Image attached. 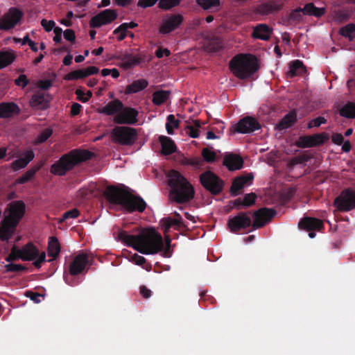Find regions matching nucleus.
Masks as SVG:
<instances>
[{"mask_svg":"<svg viewBox=\"0 0 355 355\" xmlns=\"http://www.w3.org/2000/svg\"><path fill=\"white\" fill-rule=\"evenodd\" d=\"M25 212V205L21 200L14 201L9 204L8 214L5 216L6 221L9 220L17 225Z\"/></svg>","mask_w":355,"mask_h":355,"instance_id":"obj_13","label":"nucleus"},{"mask_svg":"<svg viewBox=\"0 0 355 355\" xmlns=\"http://www.w3.org/2000/svg\"><path fill=\"white\" fill-rule=\"evenodd\" d=\"M88 262L87 255L85 253H80L76 256L73 261L69 265V272L71 275L80 274L85 269Z\"/></svg>","mask_w":355,"mask_h":355,"instance_id":"obj_19","label":"nucleus"},{"mask_svg":"<svg viewBox=\"0 0 355 355\" xmlns=\"http://www.w3.org/2000/svg\"><path fill=\"white\" fill-rule=\"evenodd\" d=\"M55 24V22L52 20L47 21L46 19H42L41 21V25L47 32L51 31L54 28Z\"/></svg>","mask_w":355,"mask_h":355,"instance_id":"obj_57","label":"nucleus"},{"mask_svg":"<svg viewBox=\"0 0 355 355\" xmlns=\"http://www.w3.org/2000/svg\"><path fill=\"white\" fill-rule=\"evenodd\" d=\"M138 112L130 107H123L114 117V122L117 124L133 125L138 122Z\"/></svg>","mask_w":355,"mask_h":355,"instance_id":"obj_11","label":"nucleus"},{"mask_svg":"<svg viewBox=\"0 0 355 355\" xmlns=\"http://www.w3.org/2000/svg\"><path fill=\"white\" fill-rule=\"evenodd\" d=\"M40 168V166H35L27 171L23 175L17 179V182L19 184H24L29 181L35 174V173Z\"/></svg>","mask_w":355,"mask_h":355,"instance_id":"obj_45","label":"nucleus"},{"mask_svg":"<svg viewBox=\"0 0 355 355\" xmlns=\"http://www.w3.org/2000/svg\"><path fill=\"white\" fill-rule=\"evenodd\" d=\"M30 104L33 107L37 109H45L48 106V100L44 94L37 92L32 96Z\"/></svg>","mask_w":355,"mask_h":355,"instance_id":"obj_33","label":"nucleus"},{"mask_svg":"<svg viewBox=\"0 0 355 355\" xmlns=\"http://www.w3.org/2000/svg\"><path fill=\"white\" fill-rule=\"evenodd\" d=\"M260 128L259 122L252 117L247 116L240 120L235 132L247 134Z\"/></svg>","mask_w":355,"mask_h":355,"instance_id":"obj_18","label":"nucleus"},{"mask_svg":"<svg viewBox=\"0 0 355 355\" xmlns=\"http://www.w3.org/2000/svg\"><path fill=\"white\" fill-rule=\"evenodd\" d=\"M282 7V3L279 0L268 1L258 7L257 11L261 15H269L277 12Z\"/></svg>","mask_w":355,"mask_h":355,"instance_id":"obj_27","label":"nucleus"},{"mask_svg":"<svg viewBox=\"0 0 355 355\" xmlns=\"http://www.w3.org/2000/svg\"><path fill=\"white\" fill-rule=\"evenodd\" d=\"M194 125H188V135L192 138H197L199 136V128L200 123L198 121H195Z\"/></svg>","mask_w":355,"mask_h":355,"instance_id":"obj_50","label":"nucleus"},{"mask_svg":"<svg viewBox=\"0 0 355 355\" xmlns=\"http://www.w3.org/2000/svg\"><path fill=\"white\" fill-rule=\"evenodd\" d=\"M275 212L271 209L261 208L254 212L252 227L254 229L264 226L273 217Z\"/></svg>","mask_w":355,"mask_h":355,"instance_id":"obj_17","label":"nucleus"},{"mask_svg":"<svg viewBox=\"0 0 355 355\" xmlns=\"http://www.w3.org/2000/svg\"><path fill=\"white\" fill-rule=\"evenodd\" d=\"M137 131L135 128L128 126H116L110 133L114 143L124 146H132L137 139Z\"/></svg>","mask_w":355,"mask_h":355,"instance_id":"obj_7","label":"nucleus"},{"mask_svg":"<svg viewBox=\"0 0 355 355\" xmlns=\"http://www.w3.org/2000/svg\"><path fill=\"white\" fill-rule=\"evenodd\" d=\"M53 130L51 128L43 130L35 138L34 144H38L46 141L51 136Z\"/></svg>","mask_w":355,"mask_h":355,"instance_id":"obj_46","label":"nucleus"},{"mask_svg":"<svg viewBox=\"0 0 355 355\" xmlns=\"http://www.w3.org/2000/svg\"><path fill=\"white\" fill-rule=\"evenodd\" d=\"M140 293L143 297L147 299L151 296L152 291L148 289L146 286H142L140 287Z\"/></svg>","mask_w":355,"mask_h":355,"instance_id":"obj_64","label":"nucleus"},{"mask_svg":"<svg viewBox=\"0 0 355 355\" xmlns=\"http://www.w3.org/2000/svg\"><path fill=\"white\" fill-rule=\"evenodd\" d=\"M16 226L17 225L11 223L9 220L6 221V219L4 218L0 227V239L8 240L13 234Z\"/></svg>","mask_w":355,"mask_h":355,"instance_id":"obj_30","label":"nucleus"},{"mask_svg":"<svg viewBox=\"0 0 355 355\" xmlns=\"http://www.w3.org/2000/svg\"><path fill=\"white\" fill-rule=\"evenodd\" d=\"M305 72V67L303 63L300 60H295L290 64V69L288 76L293 77L295 76L302 75Z\"/></svg>","mask_w":355,"mask_h":355,"instance_id":"obj_38","label":"nucleus"},{"mask_svg":"<svg viewBox=\"0 0 355 355\" xmlns=\"http://www.w3.org/2000/svg\"><path fill=\"white\" fill-rule=\"evenodd\" d=\"M159 141L161 144L162 152L164 155H171L176 151V145L171 138L162 135L159 137Z\"/></svg>","mask_w":355,"mask_h":355,"instance_id":"obj_29","label":"nucleus"},{"mask_svg":"<svg viewBox=\"0 0 355 355\" xmlns=\"http://www.w3.org/2000/svg\"><path fill=\"white\" fill-rule=\"evenodd\" d=\"M64 37L67 40L73 42L76 39L74 31L71 29H67L64 31Z\"/></svg>","mask_w":355,"mask_h":355,"instance_id":"obj_61","label":"nucleus"},{"mask_svg":"<svg viewBox=\"0 0 355 355\" xmlns=\"http://www.w3.org/2000/svg\"><path fill=\"white\" fill-rule=\"evenodd\" d=\"M168 184L171 188L170 198L176 202L189 201L194 195L193 188L187 180L177 171H171L168 174Z\"/></svg>","mask_w":355,"mask_h":355,"instance_id":"obj_3","label":"nucleus"},{"mask_svg":"<svg viewBox=\"0 0 355 355\" xmlns=\"http://www.w3.org/2000/svg\"><path fill=\"white\" fill-rule=\"evenodd\" d=\"M334 205L338 211H349L355 208V192L351 190H345L336 198Z\"/></svg>","mask_w":355,"mask_h":355,"instance_id":"obj_8","label":"nucleus"},{"mask_svg":"<svg viewBox=\"0 0 355 355\" xmlns=\"http://www.w3.org/2000/svg\"><path fill=\"white\" fill-rule=\"evenodd\" d=\"M160 223L164 233H167L171 227L179 229L182 226H184L182 220V217L178 212H175V218H164Z\"/></svg>","mask_w":355,"mask_h":355,"instance_id":"obj_23","label":"nucleus"},{"mask_svg":"<svg viewBox=\"0 0 355 355\" xmlns=\"http://www.w3.org/2000/svg\"><path fill=\"white\" fill-rule=\"evenodd\" d=\"M17 259L34 261L33 265L37 268H40L42 263L46 261V254L44 252H40L32 243H28L21 249L13 246L6 260L9 262Z\"/></svg>","mask_w":355,"mask_h":355,"instance_id":"obj_5","label":"nucleus"},{"mask_svg":"<svg viewBox=\"0 0 355 355\" xmlns=\"http://www.w3.org/2000/svg\"><path fill=\"white\" fill-rule=\"evenodd\" d=\"M36 85L42 89H48L51 87L52 83L50 80H40L37 82Z\"/></svg>","mask_w":355,"mask_h":355,"instance_id":"obj_56","label":"nucleus"},{"mask_svg":"<svg viewBox=\"0 0 355 355\" xmlns=\"http://www.w3.org/2000/svg\"><path fill=\"white\" fill-rule=\"evenodd\" d=\"M171 52L168 49H162L159 48L155 51V55L158 58H162L164 55L168 56L170 55Z\"/></svg>","mask_w":355,"mask_h":355,"instance_id":"obj_63","label":"nucleus"},{"mask_svg":"<svg viewBox=\"0 0 355 355\" xmlns=\"http://www.w3.org/2000/svg\"><path fill=\"white\" fill-rule=\"evenodd\" d=\"M105 195L107 200L121 205L130 211L137 210L142 212L146 206V202L140 197L132 195L127 190L115 187H107Z\"/></svg>","mask_w":355,"mask_h":355,"instance_id":"obj_2","label":"nucleus"},{"mask_svg":"<svg viewBox=\"0 0 355 355\" xmlns=\"http://www.w3.org/2000/svg\"><path fill=\"white\" fill-rule=\"evenodd\" d=\"M339 33L343 37L348 38L349 40H352L355 38V24H349L340 28Z\"/></svg>","mask_w":355,"mask_h":355,"instance_id":"obj_41","label":"nucleus"},{"mask_svg":"<svg viewBox=\"0 0 355 355\" xmlns=\"http://www.w3.org/2000/svg\"><path fill=\"white\" fill-rule=\"evenodd\" d=\"M98 71L99 69L96 67L94 66L89 67L85 69L73 71L65 76L64 80H74L83 78L90 75L96 74L98 72Z\"/></svg>","mask_w":355,"mask_h":355,"instance_id":"obj_21","label":"nucleus"},{"mask_svg":"<svg viewBox=\"0 0 355 355\" xmlns=\"http://www.w3.org/2000/svg\"><path fill=\"white\" fill-rule=\"evenodd\" d=\"M22 12L17 8H12L0 18V29L12 28L20 21Z\"/></svg>","mask_w":355,"mask_h":355,"instance_id":"obj_12","label":"nucleus"},{"mask_svg":"<svg viewBox=\"0 0 355 355\" xmlns=\"http://www.w3.org/2000/svg\"><path fill=\"white\" fill-rule=\"evenodd\" d=\"M200 180L202 186L211 193L217 194L222 190L223 182L211 171L201 174Z\"/></svg>","mask_w":355,"mask_h":355,"instance_id":"obj_9","label":"nucleus"},{"mask_svg":"<svg viewBox=\"0 0 355 355\" xmlns=\"http://www.w3.org/2000/svg\"><path fill=\"white\" fill-rule=\"evenodd\" d=\"M15 82L17 85L21 86L24 88L28 85V80L25 75L21 74L15 80Z\"/></svg>","mask_w":355,"mask_h":355,"instance_id":"obj_59","label":"nucleus"},{"mask_svg":"<svg viewBox=\"0 0 355 355\" xmlns=\"http://www.w3.org/2000/svg\"><path fill=\"white\" fill-rule=\"evenodd\" d=\"M169 96V92L167 91H157L153 94V103L156 105H159L164 103Z\"/></svg>","mask_w":355,"mask_h":355,"instance_id":"obj_43","label":"nucleus"},{"mask_svg":"<svg viewBox=\"0 0 355 355\" xmlns=\"http://www.w3.org/2000/svg\"><path fill=\"white\" fill-rule=\"evenodd\" d=\"M326 119L324 117L318 116L316 119L311 120L308 123V128H311L313 127H319L320 125L326 123Z\"/></svg>","mask_w":355,"mask_h":355,"instance_id":"obj_53","label":"nucleus"},{"mask_svg":"<svg viewBox=\"0 0 355 355\" xmlns=\"http://www.w3.org/2000/svg\"><path fill=\"white\" fill-rule=\"evenodd\" d=\"M180 3V0H159V6L162 9H170L177 6Z\"/></svg>","mask_w":355,"mask_h":355,"instance_id":"obj_48","label":"nucleus"},{"mask_svg":"<svg viewBox=\"0 0 355 355\" xmlns=\"http://www.w3.org/2000/svg\"><path fill=\"white\" fill-rule=\"evenodd\" d=\"M130 261L136 265L141 266L146 262V259L137 254H134L131 256Z\"/></svg>","mask_w":355,"mask_h":355,"instance_id":"obj_55","label":"nucleus"},{"mask_svg":"<svg viewBox=\"0 0 355 355\" xmlns=\"http://www.w3.org/2000/svg\"><path fill=\"white\" fill-rule=\"evenodd\" d=\"M5 267L8 272H17L24 269L21 265L15 263H8L6 264Z\"/></svg>","mask_w":355,"mask_h":355,"instance_id":"obj_60","label":"nucleus"},{"mask_svg":"<svg viewBox=\"0 0 355 355\" xmlns=\"http://www.w3.org/2000/svg\"><path fill=\"white\" fill-rule=\"evenodd\" d=\"M329 139L326 133H320L311 136L301 137L296 144L300 148H310L322 144Z\"/></svg>","mask_w":355,"mask_h":355,"instance_id":"obj_16","label":"nucleus"},{"mask_svg":"<svg viewBox=\"0 0 355 355\" xmlns=\"http://www.w3.org/2000/svg\"><path fill=\"white\" fill-rule=\"evenodd\" d=\"M252 180V177L250 175H242L237 178H236L232 184L231 187V193L234 196L239 195V191L242 189L244 187L247 185H250L251 184V181Z\"/></svg>","mask_w":355,"mask_h":355,"instance_id":"obj_26","label":"nucleus"},{"mask_svg":"<svg viewBox=\"0 0 355 355\" xmlns=\"http://www.w3.org/2000/svg\"><path fill=\"white\" fill-rule=\"evenodd\" d=\"M299 226L304 230H320L322 226L320 220L315 218H305L299 223Z\"/></svg>","mask_w":355,"mask_h":355,"instance_id":"obj_31","label":"nucleus"},{"mask_svg":"<svg viewBox=\"0 0 355 355\" xmlns=\"http://www.w3.org/2000/svg\"><path fill=\"white\" fill-rule=\"evenodd\" d=\"M252 220L250 214L241 213L228 221L227 225L232 232H237L243 228L248 227L251 225Z\"/></svg>","mask_w":355,"mask_h":355,"instance_id":"obj_14","label":"nucleus"},{"mask_svg":"<svg viewBox=\"0 0 355 355\" xmlns=\"http://www.w3.org/2000/svg\"><path fill=\"white\" fill-rule=\"evenodd\" d=\"M127 29L126 28L123 26V24H121L119 27H117L114 31V34L116 35H117V40L119 41H121L123 40L127 35Z\"/></svg>","mask_w":355,"mask_h":355,"instance_id":"obj_51","label":"nucleus"},{"mask_svg":"<svg viewBox=\"0 0 355 355\" xmlns=\"http://www.w3.org/2000/svg\"><path fill=\"white\" fill-rule=\"evenodd\" d=\"M202 156L207 162H213L216 159L215 152L207 148L202 149Z\"/></svg>","mask_w":355,"mask_h":355,"instance_id":"obj_47","label":"nucleus"},{"mask_svg":"<svg viewBox=\"0 0 355 355\" xmlns=\"http://www.w3.org/2000/svg\"><path fill=\"white\" fill-rule=\"evenodd\" d=\"M302 11L305 15L320 17L325 13L326 8L316 7L313 3H310L305 5Z\"/></svg>","mask_w":355,"mask_h":355,"instance_id":"obj_34","label":"nucleus"},{"mask_svg":"<svg viewBox=\"0 0 355 355\" xmlns=\"http://www.w3.org/2000/svg\"><path fill=\"white\" fill-rule=\"evenodd\" d=\"M76 94L77 95L78 98L80 101H82L83 103H86L92 97V92L91 91H87V92L86 94H85L83 90L77 89L76 91Z\"/></svg>","mask_w":355,"mask_h":355,"instance_id":"obj_52","label":"nucleus"},{"mask_svg":"<svg viewBox=\"0 0 355 355\" xmlns=\"http://www.w3.org/2000/svg\"><path fill=\"white\" fill-rule=\"evenodd\" d=\"M339 112L343 117L348 119L355 118V103L352 102L347 103L340 108Z\"/></svg>","mask_w":355,"mask_h":355,"instance_id":"obj_39","label":"nucleus"},{"mask_svg":"<svg viewBox=\"0 0 355 355\" xmlns=\"http://www.w3.org/2000/svg\"><path fill=\"white\" fill-rule=\"evenodd\" d=\"M60 252V246L58 239L55 237H51L48 245V254L55 259Z\"/></svg>","mask_w":355,"mask_h":355,"instance_id":"obj_37","label":"nucleus"},{"mask_svg":"<svg viewBox=\"0 0 355 355\" xmlns=\"http://www.w3.org/2000/svg\"><path fill=\"white\" fill-rule=\"evenodd\" d=\"M230 69L232 73L240 79L250 76L257 69V61L252 55H238L230 62Z\"/></svg>","mask_w":355,"mask_h":355,"instance_id":"obj_6","label":"nucleus"},{"mask_svg":"<svg viewBox=\"0 0 355 355\" xmlns=\"http://www.w3.org/2000/svg\"><path fill=\"white\" fill-rule=\"evenodd\" d=\"M79 216V211L77 209H73L68 211H66L63 214V219L67 218H76Z\"/></svg>","mask_w":355,"mask_h":355,"instance_id":"obj_58","label":"nucleus"},{"mask_svg":"<svg viewBox=\"0 0 355 355\" xmlns=\"http://www.w3.org/2000/svg\"><path fill=\"white\" fill-rule=\"evenodd\" d=\"M20 108L14 103H0V118H10L17 115Z\"/></svg>","mask_w":355,"mask_h":355,"instance_id":"obj_24","label":"nucleus"},{"mask_svg":"<svg viewBox=\"0 0 355 355\" xmlns=\"http://www.w3.org/2000/svg\"><path fill=\"white\" fill-rule=\"evenodd\" d=\"M123 104L120 100L114 99L110 101L105 106L98 108L97 112L107 116L116 115L123 109Z\"/></svg>","mask_w":355,"mask_h":355,"instance_id":"obj_22","label":"nucleus"},{"mask_svg":"<svg viewBox=\"0 0 355 355\" xmlns=\"http://www.w3.org/2000/svg\"><path fill=\"white\" fill-rule=\"evenodd\" d=\"M120 239L128 246L144 254H155L164 247L162 236L154 229L144 230L138 235L119 233Z\"/></svg>","mask_w":355,"mask_h":355,"instance_id":"obj_1","label":"nucleus"},{"mask_svg":"<svg viewBox=\"0 0 355 355\" xmlns=\"http://www.w3.org/2000/svg\"><path fill=\"white\" fill-rule=\"evenodd\" d=\"M148 83L145 79L133 81L125 87V94H133L140 92L147 87Z\"/></svg>","mask_w":355,"mask_h":355,"instance_id":"obj_35","label":"nucleus"},{"mask_svg":"<svg viewBox=\"0 0 355 355\" xmlns=\"http://www.w3.org/2000/svg\"><path fill=\"white\" fill-rule=\"evenodd\" d=\"M117 12L113 9H106L93 17L90 20L92 27H100L111 23L117 17Z\"/></svg>","mask_w":355,"mask_h":355,"instance_id":"obj_15","label":"nucleus"},{"mask_svg":"<svg viewBox=\"0 0 355 355\" xmlns=\"http://www.w3.org/2000/svg\"><path fill=\"white\" fill-rule=\"evenodd\" d=\"M223 164L230 171L239 170L243 166V159L237 155L228 154L224 157Z\"/></svg>","mask_w":355,"mask_h":355,"instance_id":"obj_25","label":"nucleus"},{"mask_svg":"<svg viewBox=\"0 0 355 355\" xmlns=\"http://www.w3.org/2000/svg\"><path fill=\"white\" fill-rule=\"evenodd\" d=\"M256 195L253 193L246 194L243 199L241 200L240 198L236 200V203L237 205H243L245 207H250L255 202Z\"/></svg>","mask_w":355,"mask_h":355,"instance_id":"obj_44","label":"nucleus"},{"mask_svg":"<svg viewBox=\"0 0 355 355\" xmlns=\"http://www.w3.org/2000/svg\"><path fill=\"white\" fill-rule=\"evenodd\" d=\"M92 153L86 150H73L62 155L51 167L50 171L55 175H64L78 164L89 159Z\"/></svg>","mask_w":355,"mask_h":355,"instance_id":"obj_4","label":"nucleus"},{"mask_svg":"<svg viewBox=\"0 0 355 355\" xmlns=\"http://www.w3.org/2000/svg\"><path fill=\"white\" fill-rule=\"evenodd\" d=\"M183 17L180 14H170L163 17L159 32L166 35L177 29L182 23Z\"/></svg>","mask_w":355,"mask_h":355,"instance_id":"obj_10","label":"nucleus"},{"mask_svg":"<svg viewBox=\"0 0 355 355\" xmlns=\"http://www.w3.org/2000/svg\"><path fill=\"white\" fill-rule=\"evenodd\" d=\"M35 157L34 153L33 150H28L25 152L22 157L16 159L12 163V168L15 171H17L21 168H25L28 164Z\"/></svg>","mask_w":355,"mask_h":355,"instance_id":"obj_28","label":"nucleus"},{"mask_svg":"<svg viewBox=\"0 0 355 355\" xmlns=\"http://www.w3.org/2000/svg\"><path fill=\"white\" fill-rule=\"evenodd\" d=\"M164 241H165V247L163 250V254L166 257H168L171 256L170 253V245H171V239L168 235H165L164 236Z\"/></svg>","mask_w":355,"mask_h":355,"instance_id":"obj_54","label":"nucleus"},{"mask_svg":"<svg viewBox=\"0 0 355 355\" xmlns=\"http://www.w3.org/2000/svg\"><path fill=\"white\" fill-rule=\"evenodd\" d=\"M297 116L295 112H291L286 114L277 125L279 130L286 129L291 127L296 121Z\"/></svg>","mask_w":355,"mask_h":355,"instance_id":"obj_36","label":"nucleus"},{"mask_svg":"<svg viewBox=\"0 0 355 355\" xmlns=\"http://www.w3.org/2000/svg\"><path fill=\"white\" fill-rule=\"evenodd\" d=\"M197 3L204 9H209L211 7L219 5V0H196Z\"/></svg>","mask_w":355,"mask_h":355,"instance_id":"obj_49","label":"nucleus"},{"mask_svg":"<svg viewBox=\"0 0 355 355\" xmlns=\"http://www.w3.org/2000/svg\"><path fill=\"white\" fill-rule=\"evenodd\" d=\"M271 33L272 31L267 25L259 24L254 28L252 36L257 39L267 40L270 38Z\"/></svg>","mask_w":355,"mask_h":355,"instance_id":"obj_32","label":"nucleus"},{"mask_svg":"<svg viewBox=\"0 0 355 355\" xmlns=\"http://www.w3.org/2000/svg\"><path fill=\"white\" fill-rule=\"evenodd\" d=\"M157 0H139L138 6L141 8H147L153 6Z\"/></svg>","mask_w":355,"mask_h":355,"instance_id":"obj_62","label":"nucleus"},{"mask_svg":"<svg viewBox=\"0 0 355 355\" xmlns=\"http://www.w3.org/2000/svg\"><path fill=\"white\" fill-rule=\"evenodd\" d=\"M180 121L176 119L173 114H169L167 116L166 129L168 135H173L174 130L178 128Z\"/></svg>","mask_w":355,"mask_h":355,"instance_id":"obj_42","label":"nucleus"},{"mask_svg":"<svg viewBox=\"0 0 355 355\" xmlns=\"http://www.w3.org/2000/svg\"><path fill=\"white\" fill-rule=\"evenodd\" d=\"M119 62L118 65L127 70L134 67L136 65L140 64L144 61V58L141 55H125L119 58Z\"/></svg>","mask_w":355,"mask_h":355,"instance_id":"obj_20","label":"nucleus"},{"mask_svg":"<svg viewBox=\"0 0 355 355\" xmlns=\"http://www.w3.org/2000/svg\"><path fill=\"white\" fill-rule=\"evenodd\" d=\"M15 59L12 51L0 52V69L10 64Z\"/></svg>","mask_w":355,"mask_h":355,"instance_id":"obj_40","label":"nucleus"}]
</instances>
